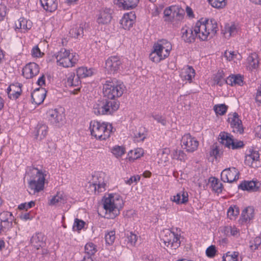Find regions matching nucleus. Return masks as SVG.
Returning <instances> with one entry per match:
<instances>
[{
    "instance_id": "1",
    "label": "nucleus",
    "mask_w": 261,
    "mask_h": 261,
    "mask_svg": "<svg viewBox=\"0 0 261 261\" xmlns=\"http://www.w3.org/2000/svg\"><path fill=\"white\" fill-rule=\"evenodd\" d=\"M125 89V86L120 81L107 80L103 86V97L109 100L118 101L116 98L122 96Z\"/></svg>"
},
{
    "instance_id": "2",
    "label": "nucleus",
    "mask_w": 261,
    "mask_h": 261,
    "mask_svg": "<svg viewBox=\"0 0 261 261\" xmlns=\"http://www.w3.org/2000/svg\"><path fill=\"white\" fill-rule=\"evenodd\" d=\"M155 43L153 50L149 55V59L152 62L158 63L167 58L172 49L171 43L166 40Z\"/></svg>"
},
{
    "instance_id": "3",
    "label": "nucleus",
    "mask_w": 261,
    "mask_h": 261,
    "mask_svg": "<svg viewBox=\"0 0 261 261\" xmlns=\"http://www.w3.org/2000/svg\"><path fill=\"white\" fill-rule=\"evenodd\" d=\"M119 108V101L109 100L103 97L93 105V112L96 115H110L116 111Z\"/></svg>"
},
{
    "instance_id": "4",
    "label": "nucleus",
    "mask_w": 261,
    "mask_h": 261,
    "mask_svg": "<svg viewBox=\"0 0 261 261\" xmlns=\"http://www.w3.org/2000/svg\"><path fill=\"white\" fill-rule=\"evenodd\" d=\"M117 202H122V199L116 194H110L103 201V208L106 211L105 217L107 219H114L119 214V208Z\"/></svg>"
},
{
    "instance_id": "5",
    "label": "nucleus",
    "mask_w": 261,
    "mask_h": 261,
    "mask_svg": "<svg viewBox=\"0 0 261 261\" xmlns=\"http://www.w3.org/2000/svg\"><path fill=\"white\" fill-rule=\"evenodd\" d=\"M89 128L92 136L100 140H104L110 136L113 127L108 123L92 121L90 122Z\"/></svg>"
},
{
    "instance_id": "6",
    "label": "nucleus",
    "mask_w": 261,
    "mask_h": 261,
    "mask_svg": "<svg viewBox=\"0 0 261 261\" xmlns=\"http://www.w3.org/2000/svg\"><path fill=\"white\" fill-rule=\"evenodd\" d=\"M57 64L65 68L74 66L78 61L77 56L69 50L62 48L55 55Z\"/></svg>"
},
{
    "instance_id": "7",
    "label": "nucleus",
    "mask_w": 261,
    "mask_h": 261,
    "mask_svg": "<svg viewBox=\"0 0 261 261\" xmlns=\"http://www.w3.org/2000/svg\"><path fill=\"white\" fill-rule=\"evenodd\" d=\"M161 241L164 245L171 249H176L180 245V235L166 229L161 233Z\"/></svg>"
},
{
    "instance_id": "8",
    "label": "nucleus",
    "mask_w": 261,
    "mask_h": 261,
    "mask_svg": "<svg viewBox=\"0 0 261 261\" xmlns=\"http://www.w3.org/2000/svg\"><path fill=\"white\" fill-rule=\"evenodd\" d=\"M48 121L56 126L60 127L65 122V115L63 109H55L49 110L47 112Z\"/></svg>"
},
{
    "instance_id": "9",
    "label": "nucleus",
    "mask_w": 261,
    "mask_h": 261,
    "mask_svg": "<svg viewBox=\"0 0 261 261\" xmlns=\"http://www.w3.org/2000/svg\"><path fill=\"white\" fill-rule=\"evenodd\" d=\"M220 143L224 145L225 147L232 149H237L243 147L244 146V143L242 141H235L232 138V136L229 134L225 132H221L218 138Z\"/></svg>"
},
{
    "instance_id": "10",
    "label": "nucleus",
    "mask_w": 261,
    "mask_h": 261,
    "mask_svg": "<svg viewBox=\"0 0 261 261\" xmlns=\"http://www.w3.org/2000/svg\"><path fill=\"white\" fill-rule=\"evenodd\" d=\"M122 65V61L119 57L113 56L109 57L105 63V68L110 74L117 72Z\"/></svg>"
},
{
    "instance_id": "11",
    "label": "nucleus",
    "mask_w": 261,
    "mask_h": 261,
    "mask_svg": "<svg viewBox=\"0 0 261 261\" xmlns=\"http://www.w3.org/2000/svg\"><path fill=\"white\" fill-rule=\"evenodd\" d=\"M240 172L235 167L225 169L221 174V179L224 182L231 183L239 179Z\"/></svg>"
},
{
    "instance_id": "12",
    "label": "nucleus",
    "mask_w": 261,
    "mask_h": 261,
    "mask_svg": "<svg viewBox=\"0 0 261 261\" xmlns=\"http://www.w3.org/2000/svg\"><path fill=\"white\" fill-rule=\"evenodd\" d=\"M194 27V31L196 34L197 38L201 41L207 40L208 36L210 35V32H207L206 25L202 19L197 21Z\"/></svg>"
},
{
    "instance_id": "13",
    "label": "nucleus",
    "mask_w": 261,
    "mask_h": 261,
    "mask_svg": "<svg viewBox=\"0 0 261 261\" xmlns=\"http://www.w3.org/2000/svg\"><path fill=\"white\" fill-rule=\"evenodd\" d=\"M182 146L187 151L192 152L197 149L199 143L197 140L189 134L185 135L181 140Z\"/></svg>"
},
{
    "instance_id": "14",
    "label": "nucleus",
    "mask_w": 261,
    "mask_h": 261,
    "mask_svg": "<svg viewBox=\"0 0 261 261\" xmlns=\"http://www.w3.org/2000/svg\"><path fill=\"white\" fill-rule=\"evenodd\" d=\"M66 85L69 87H76L73 90H70V92L73 94H76L81 89V83L80 79L75 75L74 73H69L67 77V80L66 81Z\"/></svg>"
},
{
    "instance_id": "15",
    "label": "nucleus",
    "mask_w": 261,
    "mask_h": 261,
    "mask_svg": "<svg viewBox=\"0 0 261 261\" xmlns=\"http://www.w3.org/2000/svg\"><path fill=\"white\" fill-rule=\"evenodd\" d=\"M22 72L27 79H32L39 73V66L34 62L30 63L23 68Z\"/></svg>"
},
{
    "instance_id": "16",
    "label": "nucleus",
    "mask_w": 261,
    "mask_h": 261,
    "mask_svg": "<svg viewBox=\"0 0 261 261\" xmlns=\"http://www.w3.org/2000/svg\"><path fill=\"white\" fill-rule=\"evenodd\" d=\"M46 236L42 232H36L31 238V244L35 248L38 250L46 246Z\"/></svg>"
},
{
    "instance_id": "17",
    "label": "nucleus",
    "mask_w": 261,
    "mask_h": 261,
    "mask_svg": "<svg viewBox=\"0 0 261 261\" xmlns=\"http://www.w3.org/2000/svg\"><path fill=\"white\" fill-rule=\"evenodd\" d=\"M231 127L233 129V132L242 134L244 132L242 121L239 118L238 114L236 112L229 114L228 119Z\"/></svg>"
},
{
    "instance_id": "18",
    "label": "nucleus",
    "mask_w": 261,
    "mask_h": 261,
    "mask_svg": "<svg viewBox=\"0 0 261 261\" xmlns=\"http://www.w3.org/2000/svg\"><path fill=\"white\" fill-rule=\"evenodd\" d=\"M113 10L108 8H103L99 10L97 18V22L99 24H108L110 23L112 18Z\"/></svg>"
},
{
    "instance_id": "19",
    "label": "nucleus",
    "mask_w": 261,
    "mask_h": 261,
    "mask_svg": "<svg viewBox=\"0 0 261 261\" xmlns=\"http://www.w3.org/2000/svg\"><path fill=\"white\" fill-rule=\"evenodd\" d=\"M30 175V179L29 181H35L36 183H42V186L44 187V181L45 175L42 171L35 167H31L30 172L28 173Z\"/></svg>"
},
{
    "instance_id": "20",
    "label": "nucleus",
    "mask_w": 261,
    "mask_h": 261,
    "mask_svg": "<svg viewBox=\"0 0 261 261\" xmlns=\"http://www.w3.org/2000/svg\"><path fill=\"white\" fill-rule=\"evenodd\" d=\"M181 39L186 43H192L195 42L196 34L194 31V27L192 28L184 27L181 30Z\"/></svg>"
},
{
    "instance_id": "21",
    "label": "nucleus",
    "mask_w": 261,
    "mask_h": 261,
    "mask_svg": "<svg viewBox=\"0 0 261 261\" xmlns=\"http://www.w3.org/2000/svg\"><path fill=\"white\" fill-rule=\"evenodd\" d=\"M46 92L47 91L43 88H39L34 90L31 93L32 102L37 105L42 103L45 98Z\"/></svg>"
},
{
    "instance_id": "22",
    "label": "nucleus",
    "mask_w": 261,
    "mask_h": 261,
    "mask_svg": "<svg viewBox=\"0 0 261 261\" xmlns=\"http://www.w3.org/2000/svg\"><path fill=\"white\" fill-rule=\"evenodd\" d=\"M32 27V22L23 17L20 18L15 22V31L20 30L21 32L25 33L30 30Z\"/></svg>"
},
{
    "instance_id": "23",
    "label": "nucleus",
    "mask_w": 261,
    "mask_h": 261,
    "mask_svg": "<svg viewBox=\"0 0 261 261\" xmlns=\"http://www.w3.org/2000/svg\"><path fill=\"white\" fill-rule=\"evenodd\" d=\"M258 184L257 181L244 180L238 186V188L243 191H256L259 188Z\"/></svg>"
},
{
    "instance_id": "24",
    "label": "nucleus",
    "mask_w": 261,
    "mask_h": 261,
    "mask_svg": "<svg viewBox=\"0 0 261 261\" xmlns=\"http://www.w3.org/2000/svg\"><path fill=\"white\" fill-rule=\"evenodd\" d=\"M135 18V15L132 13L124 14L120 21L121 26L124 30H129L133 25Z\"/></svg>"
},
{
    "instance_id": "25",
    "label": "nucleus",
    "mask_w": 261,
    "mask_h": 261,
    "mask_svg": "<svg viewBox=\"0 0 261 261\" xmlns=\"http://www.w3.org/2000/svg\"><path fill=\"white\" fill-rule=\"evenodd\" d=\"M249 152V154H247L245 156V164L252 167H257L255 164L259 158L258 151L250 150Z\"/></svg>"
},
{
    "instance_id": "26",
    "label": "nucleus",
    "mask_w": 261,
    "mask_h": 261,
    "mask_svg": "<svg viewBox=\"0 0 261 261\" xmlns=\"http://www.w3.org/2000/svg\"><path fill=\"white\" fill-rule=\"evenodd\" d=\"M48 132V127L45 124L38 123L35 128L34 134L36 139L40 140L45 138Z\"/></svg>"
},
{
    "instance_id": "27",
    "label": "nucleus",
    "mask_w": 261,
    "mask_h": 261,
    "mask_svg": "<svg viewBox=\"0 0 261 261\" xmlns=\"http://www.w3.org/2000/svg\"><path fill=\"white\" fill-rule=\"evenodd\" d=\"M139 0H117L116 5L124 10L133 9L136 8Z\"/></svg>"
},
{
    "instance_id": "28",
    "label": "nucleus",
    "mask_w": 261,
    "mask_h": 261,
    "mask_svg": "<svg viewBox=\"0 0 261 261\" xmlns=\"http://www.w3.org/2000/svg\"><path fill=\"white\" fill-rule=\"evenodd\" d=\"M40 2L43 8L47 12H53L57 9V0H40Z\"/></svg>"
},
{
    "instance_id": "29",
    "label": "nucleus",
    "mask_w": 261,
    "mask_h": 261,
    "mask_svg": "<svg viewBox=\"0 0 261 261\" xmlns=\"http://www.w3.org/2000/svg\"><path fill=\"white\" fill-rule=\"evenodd\" d=\"M206 25L207 32H210L211 37L214 36L218 31V24L215 19H205L204 20Z\"/></svg>"
},
{
    "instance_id": "30",
    "label": "nucleus",
    "mask_w": 261,
    "mask_h": 261,
    "mask_svg": "<svg viewBox=\"0 0 261 261\" xmlns=\"http://www.w3.org/2000/svg\"><path fill=\"white\" fill-rule=\"evenodd\" d=\"M254 216V210L253 207L248 206L245 208L241 214V220L242 222L250 221Z\"/></svg>"
},
{
    "instance_id": "31",
    "label": "nucleus",
    "mask_w": 261,
    "mask_h": 261,
    "mask_svg": "<svg viewBox=\"0 0 261 261\" xmlns=\"http://www.w3.org/2000/svg\"><path fill=\"white\" fill-rule=\"evenodd\" d=\"M171 200L177 204H185L188 201V194L186 192L177 193L176 195L171 197Z\"/></svg>"
},
{
    "instance_id": "32",
    "label": "nucleus",
    "mask_w": 261,
    "mask_h": 261,
    "mask_svg": "<svg viewBox=\"0 0 261 261\" xmlns=\"http://www.w3.org/2000/svg\"><path fill=\"white\" fill-rule=\"evenodd\" d=\"M76 75L80 79L85 78L93 75V71L91 68L88 69L86 67H81L76 69Z\"/></svg>"
},
{
    "instance_id": "33",
    "label": "nucleus",
    "mask_w": 261,
    "mask_h": 261,
    "mask_svg": "<svg viewBox=\"0 0 261 261\" xmlns=\"http://www.w3.org/2000/svg\"><path fill=\"white\" fill-rule=\"evenodd\" d=\"M28 187L30 191V194H35L36 193H38L44 189V186H42V183H36L35 181H29Z\"/></svg>"
},
{
    "instance_id": "34",
    "label": "nucleus",
    "mask_w": 261,
    "mask_h": 261,
    "mask_svg": "<svg viewBox=\"0 0 261 261\" xmlns=\"http://www.w3.org/2000/svg\"><path fill=\"white\" fill-rule=\"evenodd\" d=\"M209 182L211 183V185L213 191L218 194L222 192L223 185L219 181L217 178L215 177H211L209 179Z\"/></svg>"
},
{
    "instance_id": "35",
    "label": "nucleus",
    "mask_w": 261,
    "mask_h": 261,
    "mask_svg": "<svg viewBox=\"0 0 261 261\" xmlns=\"http://www.w3.org/2000/svg\"><path fill=\"white\" fill-rule=\"evenodd\" d=\"M70 36L75 38H81L83 36V27L80 25H75L69 31Z\"/></svg>"
},
{
    "instance_id": "36",
    "label": "nucleus",
    "mask_w": 261,
    "mask_h": 261,
    "mask_svg": "<svg viewBox=\"0 0 261 261\" xmlns=\"http://www.w3.org/2000/svg\"><path fill=\"white\" fill-rule=\"evenodd\" d=\"M97 251V246L92 242L87 243L85 246V252L88 256L94 255Z\"/></svg>"
},
{
    "instance_id": "37",
    "label": "nucleus",
    "mask_w": 261,
    "mask_h": 261,
    "mask_svg": "<svg viewBox=\"0 0 261 261\" xmlns=\"http://www.w3.org/2000/svg\"><path fill=\"white\" fill-rule=\"evenodd\" d=\"M184 17V11L183 9H180L177 7L174 8L171 21H180Z\"/></svg>"
},
{
    "instance_id": "38",
    "label": "nucleus",
    "mask_w": 261,
    "mask_h": 261,
    "mask_svg": "<svg viewBox=\"0 0 261 261\" xmlns=\"http://www.w3.org/2000/svg\"><path fill=\"white\" fill-rule=\"evenodd\" d=\"M143 153V150L138 148L134 150H130L128 153V156L129 160H135L142 156Z\"/></svg>"
},
{
    "instance_id": "39",
    "label": "nucleus",
    "mask_w": 261,
    "mask_h": 261,
    "mask_svg": "<svg viewBox=\"0 0 261 261\" xmlns=\"http://www.w3.org/2000/svg\"><path fill=\"white\" fill-rule=\"evenodd\" d=\"M224 73L222 70H219L214 76V80L215 83L220 86H222L225 84Z\"/></svg>"
},
{
    "instance_id": "40",
    "label": "nucleus",
    "mask_w": 261,
    "mask_h": 261,
    "mask_svg": "<svg viewBox=\"0 0 261 261\" xmlns=\"http://www.w3.org/2000/svg\"><path fill=\"white\" fill-rule=\"evenodd\" d=\"M115 234V230H111L106 232L105 239L106 244L112 245L114 243L116 239Z\"/></svg>"
},
{
    "instance_id": "41",
    "label": "nucleus",
    "mask_w": 261,
    "mask_h": 261,
    "mask_svg": "<svg viewBox=\"0 0 261 261\" xmlns=\"http://www.w3.org/2000/svg\"><path fill=\"white\" fill-rule=\"evenodd\" d=\"M239 252L234 251L232 253L228 252L225 256H223L222 261H238Z\"/></svg>"
},
{
    "instance_id": "42",
    "label": "nucleus",
    "mask_w": 261,
    "mask_h": 261,
    "mask_svg": "<svg viewBox=\"0 0 261 261\" xmlns=\"http://www.w3.org/2000/svg\"><path fill=\"white\" fill-rule=\"evenodd\" d=\"M125 149L122 146L116 145L111 149V152L116 157L121 156L125 153Z\"/></svg>"
},
{
    "instance_id": "43",
    "label": "nucleus",
    "mask_w": 261,
    "mask_h": 261,
    "mask_svg": "<svg viewBox=\"0 0 261 261\" xmlns=\"http://www.w3.org/2000/svg\"><path fill=\"white\" fill-rule=\"evenodd\" d=\"M195 74V70L192 67H189L185 72V74L182 75L184 79L191 83L192 79L194 77Z\"/></svg>"
},
{
    "instance_id": "44",
    "label": "nucleus",
    "mask_w": 261,
    "mask_h": 261,
    "mask_svg": "<svg viewBox=\"0 0 261 261\" xmlns=\"http://www.w3.org/2000/svg\"><path fill=\"white\" fill-rule=\"evenodd\" d=\"M209 4L215 8L221 9L226 5V0H207Z\"/></svg>"
},
{
    "instance_id": "45",
    "label": "nucleus",
    "mask_w": 261,
    "mask_h": 261,
    "mask_svg": "<svg viewBox=\"0 0 261 261\" xmlns=\"http://www.w3.org/2000/svg\"><path fill=\"white\" fill-rule=\"evenodd\" d=\"M228 107L225 104L216 105L214 107V110L217 114L224 115L227 110Z\"/></svg>"
},
{
    "instance_id": "46",
    "label": "nucleus",
    "mask_w": 261,
    "mask_h": 261,
    "mask_svg": "<svg viewBox=\"0 0 261 261\" xmlns=\"http://www.w3.org/2000/svg\"><path fill=\"white\" fill-rule=\"evenodd\" d=\"M261 245V238L259 237H255L253 240L249 242V247L252 251H254L258 248Z\"/></svg>"
},
{
    "instance_id": "47",
    "label": "nucleus",
    "mask_w": 261,
    "mask_h": 261,
    "mask_svg": "<svg viewBox=\"0 0 261 261\" xmlns=\"http://www.w3.org/2000/svg\"><path fill=\"white\" fill-rule=\"evenodd\" d=\"M16 89H17V90H15V89H13L12 92L10 93H9V98L10 99L15 100L21 95L22 90L20 85L19 84L18 86L17 85V88H16Z\"/></svg>"
},
{
    "instance_id": "48",
    "label": "nucleus",
    "mask_w": 261,
    "mask_h": 261,
    "mask_svg": "<svg viewBox=\"0 0 261 261\" xmlns=\"http://www.w3.org/2000/svg\"><path fill=\"white\" fill-rule=\"evenodd\" d=\"M126 238L128 244L133 246H135L137 241L138 237L132 232H129L126 234Z\"/></svg>"
},
{
    "instance_id": "49",
    "label": "nucleus",
    "mask_w": 261,
    "mask_h": 261,
    "mask_svg": "<svg viewBox=\"0 0 261 261\" xmlns=\"http://www.w3.org/2000/svg\"><path fill=\"white\" fill-rule=\"evenodd\" d=\"M248 62H249L250 66L253 69H256L258 65V60L256 54L252 55L248 58Z\"/></svg>"
},
{
    "instance_id": "50",
    "label": "nucleus",
    "mask_w": 261,
    "mask_h": 261,
    "mask_svg": "<svg viewBox=\"0 0 261 261\" xmlns=\"http://www.w3.org/2000/svg\"><path fill=\"white\" fill-rule=\"evenodd\" d=\"M240 211L238 207L234 206H230L227 211V216L230 219H232L239 214Z\"/></svg>"
},
{
    "instance_id": "51",
    "label": "nucleus",
    "mask_w": 261,
    "mask_h": 261,
    "mask_svg": "<svg viewBox=\"0 0 261 261\" xmlns=\"http://www.w3.org/2000/svg\"><path fill=\"white\" fill-rule=\"evenodd\" d=\"M185 153L181 150H174L172 156L174 159L182 161L185 157Z\"/></svg>"
},
{
    "instance_id": "52",
    "label": "nucleus",
    "mask_w": 261,
    "mask_h": 261,
    "mask_svg": "<svg viewBox=\"0 0 261 261\" xmlns=\"http://www.w3.org/2000/svg\"><path fill=\"white\" fill-rule=\"evenodd\" d=\"M151 117L156 120L158 123H161L163 126H166L167 121L165 117L159 114H152Z\"/></svg>"
},
{
    "instance_id": "53",
    "label": "nucleus",
    "mask_w": 261,
    "mask_h": 261,
    "mask_svg": "<svg viewBox=\"0 0 261 261\" xmlns=\"http://www.w3.org/2000/svg\"><path fill=\"white\" fill-rule=\"evenodd\" d=\"M13 219L0 222L3 231H6L12 227Z\"/></svg>"
},
{
    "instance_id": "54",
    "label": "nucleus",
    "mask_w": 261,
    "mask_h": 261,
    "mask_svg": "<svg viewBox=\"0 0 261 261\" xmlns=\"http://www.w3.org/2000/svg\"><path fill=\"white\" fill-rule=\"evenodd\" d=\"M85 224V223L84 221L76 218L74 220L73 229L74 230H80L84 227Z\"/></svg>"
},
{
    "instance_id": "55",
    "label": "nucleus",
    "mask_w": 261,
    "mask_h": 261,
    "mask_svg": "<svg viewBox=\"0 0 261 261\" xmlns=\"http://www.w3.org/2000/svg\"><path fill=\"white\" fill-rule=\"evenodd\" d=\"M225 33H228L229 36H232L237 33V27L234 24H231L230 25L227 24L225 27Z\"/></svg>"
},
{
    "instance_id": "56",
    "label": "nucleus",
    "mask_w": 261,
    "mask_h": 261,
    "mask_svg": "<svg viewBox=\"0 0 261 261\" xmlns=\"http://www.w3.org/2000/svg\"><path fill=\"white\" fill-rule=\"evenodd\" d=\"M35 205V202L34 201H31L29 202H24L21 203L18 205V208L20 210H25L27 211L29 208L34 207Z\"/></svg>"
},
{
    "instance_id": "57",
    "label": "nucleus",
    "mask_w": 261,
    "mask_h": 261,
    "mask_svg": "<svg viewBox=\"0 0 261 261\" xmlns=\"http://www.w3.org/2000/svg\"><path fill=\"white\" fill-rule=\"evenodd\" d=\"M9 219H13L11 213L6 211L0 213V222L9 220Z\"/></svg>"
},
{
    "instance_id": "58",
    "label": "nucleus",
    "mask_w": 261,
    "mask_h": 261,
    "mask_svg": "<svg viewBox=\"0 0 261 261\" xmlns=\"http://www.w3.org/2000/svg\"><path fill=\"white\" fill-rule=\"evenodd\" d=\"M217 250L214 245L209 246L206 250V255L209 257H213L215 256Z\"/></svg>"
},
{
    "instance_id": "59",
    "label": "nucleus",
    "mask_w": 261,
    "mask_h": 261,
    "mask_svg": "<svg viewBox=\"0 0 261 261\" xmlns=\"http://www.w3.org/2000/svg\"><path fill=\"white\" fill-rule=\"evenodd\" d=\"M233 82L234 85L241 86L243 85V77L240 74L233 75Z\"/></svg>"
},
{
    "instance_id": "60",
    "label": "nucleus",
    "mask_w": 261,
    "mask_h": 261,
    "mask_svg": "<svg viewBox=\"0 0 261 261\" xmlns=\"http://www.w3.org/2000/svg\"><path fill=\"white\" fill-rule=\"evenodd\" d=\"M175 7L171 6L166 8L164 11V15L166 17H170V20L172 17L173 11Z\"/></svg>"
},
{
    "instance_id": "61",
    "label": "nucleus",
    "mask_w": 261,
    "mask_h": 261,
    "mask_svg": "<svg viewBox=\"0 0 261 261\" xmlns=\"http://www.w3.org/2000/svg\"><path fill=\"white\" fill-rule=\"evenodd\" d=\"M62 200V196H59L58 194L51 198V199L50 200L49 204L50 205H55L59 202H61Z\"/></svg>"
},
{
    "instance_id": "62",
    "label": "nucleus",
    "mask_w": 261,
    "mask_h": 261,
    "mask_svg": "<svg viewBox=\"0 0 261 261\" xmlns=\"http://www.w3.org/2000/svg\"><path fill=\"white\" fill-rule=\"evenodd\" d=\"M33 217V214L31 212H24L20 215V218L24 220H32Z\"/></svg>"
},
{
    "instance_id": "63",
    "label": "nucleus",
    "mask_w": 261,
    "mask_h": 261,
    "mask_svg": "<svg viewBox=\"0 0 261 261\" xmlns=\"http://www.w3.org/2000/svg\"><path fill=\"white\" fill-rule=\"evenodd\" d=\"M225 231H226L227 232H228L229 231H230L231 235H232L233 236H236L239 233L238 229L234 226V227H231V226L226 227L225 228Z\"/></svg>"
},
{
    "instance_id": "64",
    "label": "nucleus",
    "mask_w": 261,
    "mask_h": 261,
    "mask_svg": "<svg viewBox=\"0 0 261 261\" xmlns=\"http://www.w3.org/2000/svg\"><path fill=\"white\" fill-rule=\"evenodd\" d=\"M106 184H100L99 182H98V184L97 183H93L92 184V186L94 188V190L95 191H97L98 192H102V189H105V186Z\"/></svg>"
}]
</instances>
